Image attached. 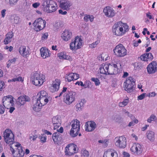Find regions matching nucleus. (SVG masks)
Wrapping results in <instances>:
<instances>
[{
  "instance_id": "nucleus-1",
  "label": "nucleus",
  "mask_w": 157,
  "mask_h": 157,
  "mask_svg": "<svg viewBox=\"0 0 157 157\" xmlns=\"http://www.w3.org/2000/svg\"><path fill=\"white\" fill-rule=\"evenodd\" d=\"M128 30V25L121 21L115 23L113 26L112 29L113 33L117 36H122Z\"/></svg>"
},
{
  "instance_id": "nucleus-2",
  "label": "nucleus",
  "mask_w": 157,
  "mask_h": 157,
  "mask_svg": "<svg viewBox=\"0 0 157 157\" xmlns=\"http://www.w3.org/2000/svg\"><path fill=\"white\" fill-rule=\"evenodd\" d=\"M42 6L43 11L47 13L54 12L57 9L56 4L52 0H45Z\"/></svg>"
},
{
  "instance_id": "nucleus-3",
  "label": "nucleus",
  "mask_w": 157,
  "mask_h": 157,
  "mask_svg": "<svg viewBox=\"0 0 157 157\" xmlns=\"http://www.w3.org/2000/svg\"><path fill=\"white\" fill-rule=\"evenodd\" d=\"M20 144H14L13 146L10 145L11 150L13 157H23L25 154V152L22 147Z\"/></svg>"
},
{
  "instance_id": "nucleus-4",
  "label": "nucleus",
  "mask_w": 157,
  "mask_h": 157,
  "mask_svg": "<svg viewBox=\"0 0 157 157\" xmlns=\"http://www.w3.org/2000/svg\"><path fill=\"white\" fill-rule=\"evenodd\" d=\"M3 137L6 143L10 144V145L13 146L16 144L14 142V135L12 131L10 129H6L3 132Z\"/></svg>"
},
{
  "instance_id": "nucleus-5",
  "label": "nucleus",
  "mask_w": 157,
  "mask_h": 157,
  "mask_svg": "<svg viewBox=\"0 0 157 157\" xmlns=\"http://www.w3.org/2000/svg\"><path fill=\"white\" fill-rule=\"evenodd\" d=\"M44 76L40 72H36L31 79L32 83L36 86H40L44 82Z\"/></svg>"
},
{
  "instance_id": "nucleus-6",
  "label": "nucleus",
  "mask_w": 157,
  "mask_h": 157,
  "mask_svg": "<svg viewBox=\"0 0 157 157\" xmlns=\"http://www.w3.org/2000/svg\"><path fill=\"white\" fill-rule=\"evenodd\" d=\"M72 123V128L70 132V135L72 137L77 136L80 128V122L77 119L73 120Z\"/></svg>"
},
{
  "instance_id": "nucleus-7",
  "label": "nucleus",
  "mask_w": 157,
  "mask_h": 157,
  "mask_svg": "<svg viewBox=\"0 0 157 157\" xmlns=\"http://www.w3.org/2000/svg\"><path fill=\"white\" fill-rule=\"evenodd\" d=\"M115 54L120 57H123L127 54V51L124 47L122 44H119L113 50Z\"/></svg>"
},
{
  "instance_id": "nucleus-8",
  "label": "nucleus",
  "mask_w": 157,
  "mask_h": 157,
  "mask_svg": "<svg viewBox=\"0 0 157 157\" xmlns=\"http://www.w3.org/2000/svg\"><path fill=\"white\" fill-rule=\"evenodd\" d=\"M124 90L128 93H131L134 90L135 82L131 77L128 78L124 82Z\"/></svg>"
},
{
  "instance_id": "nucleus-9",
  "label": "nucleus",
  "mask_w": 157,
  "mask_h": 157,
  "mask_svg": "<svg viewBox=\"0 0 157 157\" xmlns=\"http://www.w3.org/2000/svg\"><path fill=\"white\" fill-rule=\"evenodd\" d=\"M46 22L41 18L36 19L33 24L34 30L38 32L43 29L45 26Z\"/></svg>"
},
{
  "instance_id": "nucleus-10",
  "label": "nucleus",
  "mask_w": 157,
  "mask_h": 157,
  "mask_svg": "<svg viewBox=\"0 0 157 157\" xmlns=\"http://www.w3.org/2000/svg\"><path fill=\"white\" fill-rule=\"evenodd\" d=\"M82 45V40L78 36L76 37L75 40L70 44V49L72 50H76L80 48Z\"/></svg>"
},
{
  "instance_id": "nucleus-11",
  "label": "nucleus",
  "mask_w": 157,
  "mask_h": 157,
  "mask_svg": "<svg viewBox=\"0 0 157 157\" xmlns=\"http://www.w3.org/2000/svg\"><path fill=\"white\" fill-rule=\"evenodd\" d=\"M115 145L120 148H125L126 145V138L124 136L116 137L114 139Z\"/></svg>"
},
{
  "instance_id": "nucleus-12",
  "label": "nucleus",
  "mask_w": 157,
  "mask_h": 157,
  "mask_svg": "<svg viewBox=\"0 0 157 157\" xmlns=\"http://www.w3.org/2000/svg\"><path fill=\"white\" fill-rule=\"evenodd\" d=\"M108 70L107 72L108 75H115L118 72L117 66L116 64L113 63H109L106 64V67H105Z\"/></svg>"
},
{
  "instance_id": "nucleus-13",
  "label": "nucleus",
  "mask_w": 157,
  "mask_h": 157,
  "mask_svg": "<svg viewBox=\"0 0 157 157\" xmlns=\"http://www.w3.org/2000/svg\"><path fill=\"white\" fill-rule=\"evenodd\" d=\"M13 99V97L11 95H8L3 97L2 102L5 108L9 109L10 106H13L14 104Z\"/></svg>"
},
{
  "instance_id": "nucleus-14",
  "label": "nucleus",
  "mask_w": 157,
  "mask_h": 157,
  "mask_svg": "<svg viewBox=\"0 0 157 157\" xmlns=\"http://www.w3.org/2000/svg\"><path fill=\"white\" fill-rule=\"evenodd\" d=\"M75 93L73 92H70L67 94L64 99V102L68 105L71 104L75 100Z\"/></svg>"
},
{
  "instance_id": "nucleus-15",
  "label": "nucleus",
  "mask_w": 157,
  "mask_h": 157,
  "mask_svg": "<svg viewBox=\"0 0 157 157\" xmlns=\"http://www.w3.org/2000/svg\"><path fill=\"white\" fill-rule=\"evenodd\" d=\"M148 73L153 74L157 71V63L153 61L148 64L147 67Z\"/></svg>"
},
{
  "instance_id": "nucleus-16",
  "label": "nucleus",
  "mask_w": 157,
  "mask_h": 157,
  "mask_svg": "<svg viewBox=\"0 0 157 157\" xmlns=\"http://www.w3.org/2000/svg\"><path fill=\"white\" fill-rule=\"evenodd\" d=\"M130 150L134 154L137 155H140L142 152L141 145L138 143L133 144Z\"/></svg>"
},
{
  "instance_id": "nucleus-17",
  "label": "nucleus",
  "mask_w": 157,
  "mask_h": 157,
  "mask_svg": "<svg viewBox=\"0 0 157 157\" xmlns=\"http://www.w3.org/2000/svg\"><path fill=\"white\" fill-rule=\"evenodd\" d=\"M85 127V130L90 132L94 131L96 128L97 125L94 121H90L86 123Z\"/></svg>"
},
{
  "instance_id": "nucleus-18",
  "label": "nucleus",
  "mask_w": 157,
  "mask_h": 157,
  "mask_svg": "<svg viewBox=\"0 0 157 157\" xmlns=\"http://www.w3.org/2000/svg\"><path fill=\"white\" fill-rule=\"evenodd\" d=\"M103 12L106 16L109 17H114L116 14L115 11L109 6H106L104 8Z\"/></svg>"
},
{
  "instance_id": "nucleus-19",
  "label": "nucleus",
  "mask_w": 157,
  "mask_h": 157,
  "mask_svg": "<svg viewBox=\"0 0 157 157\" xmlns=\"http://www.w3.org/2000/svg\"><path fill=\"white\" fill-rule=\"evenodd\" d=\"M30 100V98L26 95L21 96L17 100L16 103L19 106L24 105L26 101H29Z\"/></svg>"
},
{
  "instance_id": "nucleus-20",
  "label": "nucleus",
  "mask_w": 157,
  "mask_h": 157,
  "mask_svg": "<svg viewBox=\"0 0 157 157\" xmlns=\"http://www.w3.org/2000/svg\"><path fill=\"white\" fill-rule=\"evenodd\" d=\"M146 137L150 142H153L155 139V132L151 130L147 131L145 134Z\"/></svg>"
},
{
  "instance_id": "nucleus-21",
  "label": "nucleus",
  "mask_w": 157,
  "mask_h": 157,
  "mask_svg": "<svg viewBox=\"0 0 157 157\" xmlns=\"http://www.w3.org/2000/svg\"><path fill=\"white\" fill-rule=\"evenodd\" d=\"M60 6L63 9L67 10L71 6L70 3L68 0H58Z\"/></svg>"
},
{
  "instance_id": "nucleus-22",
  "label": "nucleus",
  "mask_w": 157,
  "mask_h": 157,
  "mask_svg": "<svg viewBox=\"0 0 157 157\" xmlns=\"http://www.w3.org/2000/svg\"><path fill=\"white\" fill-rule=\"evenodd\" d=\"M52 123L54 126V129H56L61 125V120L59 117L56 116L52 118Z\"/></svg>"
},
{
  "instance_id": "nucleus-23",
  "label": "nucleus",
  "mask_w": 157,
  "mask_h": 157,
  "mask_svg": "<svg viewBox=\"0 0 157 157\" xmlns=\"http://www.w3.org/2000/svg\"><path fill=\"white\" fill-rule=\"evenodd\" d=\"M19 52L20 54L24 57H26L29 54V49L26 48L25 46H21L19 49Z\"/></svg>"
},
{
  "instance_id": "nucleus-24",
  "label": "nucleus",
  "mask_w": 157,
  "mask_h": 157,
  "mask_svg": "<svg viewBox=\"0 0 157 157\" xmlns=\"http://www.w3.org/2000/svg\"><path fill=\"white\" fill-rule=\"evenodd\" d=\"M71 32L69 30L65 29L62 34L61 37L64 40L67 41L71 36Z\"/></svg>"
},
{
  "instance_id": "nucleus-25",
  "label": "nucleus",
  "mask_w": 157,
  "mask_h": 157,
  "mask_svg": "<svg viewBox=\"0 0 157 157\" xmlns=\"http://www.w3.org/2000/svg\"><path fill=\"white\" fill-rule=\"evenodd\" d=\"M103 157H118V155L115 151L109 149L104 153Z\"/></svg>"
},
{
  "instance_id": "nucleus-26",
  "label": "nucleus",
  "mask_w": 157,
  "mask_h": 157,
  "mask_svg": "<svg viewBox=\"0 0 157 157\" xmlns=\"http://www.w3.org/2000/svg\"><path fill=\"white\" fill-rule=\"evenodd\" d=\"M61 135L58 132L54 133L52 136V138L54 143L56 144L60 143L62 140Z\"/></svg>"
},
{
  "instance_id": "nucleus-27",
  "label": "nucleus",
  "mask_w": 157,
  "mask_h": 157,
  "mask_svg": "<svg viewBox=\"0 0 157 157\" xmlns=\"http://www.w3.org/2000/svg\"><path fill=\"white\" fill-rule=\"evenodd\" d=\"M41 56L44 59H45L47 57H49L50 56V51L48 49L42 48L40 49Z\"/></svg>"
},
{
  "instance_id": "nucleus-28",
  "label": "nucleus",
  "mask_w": 157,
  "mask_h": 157,
  "mask_svg": "<svg viewBox=\"0 0 157 157\" xmlns=\"http://www.w3.org/2000/svg\"><path fill=\"white\" fill-rule=\"evenodd\" d=\"M13 36V34L12 32H9L6 35V38L4 40V44H6L9 43L11 41V38Z\"/></svg>"
},
{
  "instance_id": "nucleus-29",
  "label": "nucleus",
  "mask_w": 157,
  "mask_h": 157,
  "mask_svg": "<svg viewBox=\"0 0 157 157\" xmlns=\"http://www.w3.org/2000/svg\"><path fill=\"white\" fill-rule=\"evenodd\" d=\"M86 103L84 99L81 100V101L76 104L75 105L76 111H80L83 109L84 105Z\"/></svg>"
},
{
  "instance_id": "nucleus-30",
  "label": "nucleus",
  "mask_w": 157,
  "mask_h": 157,
  "mask_svg": "<svg viewBox=\"0 0 157 157\" xmlns=\"http://www.w3.org/2000/svg\"><path fill=\"white\" fill-rule=\"evenodd\" d=\"M60 84V81L58 79H56L54 81H53L52 87L55 91H58L59 88Z\"/></svg>"
},
{
  "instance_id": "nucleus-31",
  "label": "nucleus",
  "mask_w": 157,
  "mask_h": 157,
  "mask_svg": "<svg viewBox=\"0 0 157 157\" xmlns=\"http://www.w3.org/2000/svg\"><path fill=\"white\" fill-rule=\"evenodd\" d=\"M43 106L40 102H38V100L36 99L34 103L33 109L35 111L38 112L40 111V109H41L42 106Z\"/></svg>"
},
{
  "instance_id": "nucleus-32",
  "label": "nucleus",
  "mask_w": 157,
  "mask_h": 157,
  "mask_svg": "<svg viewBox=\"0 0 157 157\" xmlns=\"http://www.w3.org/2000/svg\"><path fill=\"white\" fill-rule=\"evenodd\" d=\"M36 98L38 100V102H40L43 106L46 105L48 101V97L38 98Z\"/></svg>"
},
{
  "instance_id": "nucleus-33",
  "label": "nucleus",
  "mask_w": 157,
  "mask_h": 157,
  "mask_svg": "<svg viewBox=\"0 0 157 157\" xmlns=\"http://www.w3.org/2000/svg\"><path fill=\"white\" fill-rule=\"evenodd\" d=\"M58 56L60 59H64L69 60L71 59V58L70 56L66 55L63 52L59 53L58 55Z\"/></svg>"
},
{
  "instance_id": "nucleus-34",
  "label": "nucleus",
  "mask_w": 157,
  "mask_h": 157,
  "mask_svg": "<svg viewBox=\"0 0 157 157\" xmlns=\"http://www.w3.org/2000/svg\"><path fill=\"white\" fill-rule=\"evenodd\" d=\"M71 149L70 148V144H68L65 147V153L66 155H73V153L71 151Z\"/></svg>"
},
{
  "instance_id": "nucleus-35",
  "label": "nucleus",
  "mask_w": 157,
  "mask_h": 157,
  "mask_svg": "<svg viewBox=\"0 0 157 157\" xmlns=\"http://www.w3.org/2000/svg\"><path fill=\"white\" fill-rule=\"evenodd\" d=\"M48 97V94L44 90H42L38 93L36 96V98Z\"/></svg>"
},
{
  "instance_id": "nucleus-36",
  "label": "nucleus",
  "mask_w": 157,
  "mask_h": 157,
  "mask_svg": "<svg viewBox=\"0 0 157 157\" xmlns=\"http://www.w3.org/2000/svg\"><path fill=\"white\" fill-rule=\"evenodd\" d=\"M105 67H106V64H105L104 65H102L100 68V72L101 74L106 75H108V73L107 72L108 70L105 68Z\"/></svg>"
},
{
  "instance_id": "nucleus-37",
  "label": "nucleus",
  "mask_w": 157,
  "mask_h": 157,
  "mask_svg": "<svg viewBox=\"0 0 157 157\" xmlns=\"http://www.w3.org/2000/svg\"><path fill=\"white\" fill-rule=\"evenodd\" d=\"M129 101L128 98L127 97L126 99H124L122 102H119L118 104V105L120 107H124L128 104Z\"/></svg>"
},
{
  "instance_id": "nucleus-38",
  "label": "nucleus",
  "mask_w": 157,
  "mask_h": 157,
  "mask_svg": "<svg viewBox=\"0 0 157 157\" xmlns=\"http://www.w3.org/2000/svg\"><path fill=\"white\" fill-rule=\"evenodd\" d=\"M12 21L15 24H17L20 21V18L16 15H14L12 18Z\"/></svg>"
},
{
  "instance_id": "nucleus-39",
  "label": "nucleus",
  "mask_w": 157,
  "mask_h": 157,
  "mask_svg": "<svg viewBox=\"0 0 157 157\" xmlns=\"http://www.w3.org/2000/svg\"><path fill=\"white\" fill-rule=\"evenodd\" d=\"M74 74L73 73H70L67 76L66 79L68 82H71L74 80Z\"/></svg>"
},
{
  "instance_id": "nucleus-40",
  "label": "nucleus",
  "mask_w": 157,
  "mask_h": 157,
  "mask_svg": "<svg viewBox=\"0 0 157 157\" xmlns=\"http://www.w3.org/2000/svg\"><path fill=\"white\" fill-rule=\"evenodd\" d=\"M40 141L42 143L45 142L46 140V136L44 134H41L39 137Z\"/></svg>"
},
{
  "instance_id": "nucleus-41",
  "label": "nucleus",
  "mask_w": 157,
  "mask_h": 157,
  "mask_svg": "<svg viewBox=\"0 0 157 157\" xmlns=\"http://www.w3.org/2000/svg\"><path fill=\"white\" fill-rule=\"evenodd\" d=\"M23 80L21 77L19 76L18 77L9 80L8 82H15L16 81H23Z\"/></svg>"
},
{
  "instance_id": "nucleus-42",
  "label": "nucleus",
  "mask_w": 157,
  "mask_h": 157,
  "mask_svg": "<svg viewBox=\"0 0 157 157\" xmlns=\"http://www.w3.org/2000/svg\"><path fill=\"white\" fill-rule=\"evenodd\" d=\"M91 80L94 82L95 85L96 86H99L100 84L99 80L97 78H92Z\"/></svg>"
},
{
  "instance_id": "nucleus-43",
  "label": "nucleus",
  "mask_w": 157,
  "mask_h": 157,
  "mask_svg": "<svg viewBox=\"0 0 157 157\" xmlns=\"http://www.w3.org/2000/svg\"><path fill=\"white\" fill-rule=\"evenodd\" d=\"M113 120L119 123L122 121V118L120 117L119 115H115L113 117Z\"/></svg>"
},
{
  "instance_id": "nucleus-44",
  "label": "nucleus",
  "mask_w": 157,
  "mask_h": 157,
  "mask_svg": "<svg viewBox=\"0 0 157 157\" xmlns=\"http://www.w3.org/2000/svg\"><path fill=\"white\" fill-rule=\"evenodd\" d=\"M146 56H147V58L148 61V60H152L153 58V57L152 54L151 53H149L145 54Z\"/></svg>"
},
{
  "instance_id": "nucleus-45",
  "label": "nucleus",
  "mask_w": 157,
  "mask_h": 157,
  "mask_svg": "<svg viewBox=\"0 0 157 157\" xmlns=\"http://www.w3.org/2000/svg\"><path fill=\"white\" fill-rule=\"evenodd\" d=\"M156 119V117L153 115H152L147 120L148 122L151 123L152 121L155 120Z\"/></svg>"
},
{
  "instance_id": "nucleus-46",
  "label": "nucleus",
  "mask_w": 157,
  "mask_h": 157,
  "mask_svg": "<svg viewBox=\"0 0 157 157\" xmlns=\"http://www.w3.org/2000/svg\"><path fill=\"white\" fill-rule=\"evenodd\" d=\"M81 153L84 157H88L89 155V152L86 150L82 151Z\"/></svg>"
},
{
  "instance_id": "nucleus-47",
  "label": "nucleus",
  "mask_w": 157,
  "mask_h": 157,
  "mask_svg": "<svg viewBox=\"0 0 157 157\" xmlns=\"http://www.w3.org/2000/svg\"><path fill=\"white\" fill-rule=\"evenodd\" d=\"M99 43V41H97L93 43L92 44L90 45V47L92 48L96 47L97 45Z\"/></svg>"
},
{
  "instance_id": "nucleus-48",
  "label": "nucleus",
  "mask_w": 157,
  "mask_h": 157,
  "mask_svg": "<svg viewBox=\"0 0 157 157\" xmlns=\"http://www.w3.org/2000/svg\"><path fill=\"white\" fill-rule=\"evenodd\" d=\"M140 58L141 60L143 61H148V60H147V56H146L145 54H144L141 56H140Z\"/></svg>"
},
{
  "instance_id": "nucleus-49",
  "label": "nucleus",
  "mask_w": 157,
  "mask_h": 157,
  "mask_svg": "<svg viewBox=\"0 0 157 157\" xmlns=\"http://www.w3.org/2000/svg\"><path fill=\"white\" fill-rule=\"evenodd\" d=\"M5 83L3 81H0V91H2L5 87Z\"/></svg>"
},
{
  "instance_id": "nucleus-50",
  "label": "nucleus",
  "mask_w": 157,
  "mask_h": 157,
  "mask_svg": "<svg viewBox=\"0 0 157 157\" xmlns=\"http://www.w3.org/2000/svg\"><path fill=\"white\" fill-rule=\"evenodd\" d=\"M88 82L86 81L85 82V83L84 84H83V82H81V84H80V85L81 86H84V88H89V85L87 83Z\"/></svg>"
},
{
  "instance_id": "nucleus-51",
  "label": "nucleus",
  "mask_w": 157,
  "mask_h": 157,
  "mask_svg": "<svg viewBox=\"0 0 157 157\" xmlns=\"http://www.w3.org/2000/svg\"><path fill=\"white\" fill-rule=\"evenodd\" d=\"M70 148L71 150L72 149L73 150V152H72L73 153V154L76 153L77 151L76 148L74 144H70Z\"/></svg>"
},
{
  "instance_id": "nucleus-52",
  "label": "nucleus",
  "mask_w": 157,
  "mask_h": 157,
  "mask_svg": "<svg viewBox=\"0 0 157 157\" xmlns=\"http://www.w3.org/2000/svg\"><path fill=\"white\" fill-rule=\"evenodd\" d=\"M37 137V135H33L29 136V139L31 141H34Z\"/></svg>"
},
{
  "instance_id": "nucleus-53",
  "label": "nucleus",
  "mask_w": 157,
  "mask_h": 157,
  "mask_svg": "<svg viewBox=\"0 0 157 157\" xmlns=\"http://www.w3.org/2000/svg\"><path fill=\"white\" fill-rule=\"evenodd\" d=\"M146 93H144L138 97V100H141L144 99L145 97Z\"/></svg>"
},
{
  "instance_id": "nucleus-54",
  "label": "nucleus",
  "mask_w": 157,
  "mask_h": 157,
  "mask_svg": "<svg viewBox=\"0 0 157 157\" xmlns=\"http://www.w3.org/2000/svg\"><path fill=\"white\" fill-rule=\"evenodd\" d=\"M18 0H9V4L10 5H13L15 4Z\"/></svg>"
},
{
  "instance_id": "nucleus-55",
  "label": "nucleus",
  "mask_w": 157,
  "mask_h": 157,
  "mask_svg": "<svg viewBox=\"0 0 157 157\" xmlns=\"http://www.w3.org/2000/svg\"><path fill=\"white\" fill-rule=\"evenodd\" d=\"M5 107L2 105H0V114H3L5 111Z\"/></svg>"
},
{
  "instance_id": "nucleus-56",
  "label": "nucleus",
  "mask_w": 157,
  "mask_h": 157,
  "mask_svg": "<svg viewBox=\"0 0 157 157\" xmlns=\"http://www.w3.org/2000/svg\"><path fill=\"white\" fill-rule=\"evenodd\" d=\"M123 112L124 114L128 117H130V115H131L128 111L125 109L123 110Z\"/></svg>"
},
{
  "instance_id": "nucleus-57",
  "label": "nucleus",
  "mask_w": 157,
  "mask_h": 157,
  "mask_svg": "<svg viewBox=\"0 0 157 157\" xmlns=\"http://www.w3.org/2000/svg\"><path fill=\"white\" fill-rule=\"evenodd\" d=\"M48 36V33H46L43 34V35L42 36V40L46 39L47 38Z\"/></svg>"
},
{
  "instance_id": "nucleus-58",
  "label": "nucleus",
  "mask_w": 157,
  "mask_h": 157,
  "mask_svg": "<svg viewBox=\"0 0 157 157\" xmlns=\"http://www.w3.org/2000/svg\"><path fill=\"white\" fill-rule=\"evenodd\" d=\"M67 88L66 87H63L62 91L59 94V97H60L61 96L64 92H65L67 91Z\"/></svg>"
},
{
  "instance_id": "nucleus-59",
  "label": "nucleus",
  "mask_w": 157,
  "mask_h": 157,
  "mask_svg": "<svg viewBox=\"0 0 157 157\" xmlns=\"http://www.w3.org/2000/svg\"><path fill=\"white\" fill-rule=\"evenodd\" d=\"M40 3L39 2H36L33 4V6L34 8H36L40 6Z\"/></svg>"
},
{
  "instance_id": "nucleus-60",
  "label": "nucleus",
  "mask_w": 157,
  "mask_h": 157,
  "mask_svg": "<svg viewBox=\"0 0 157 157\" xmlns=\"http://www.w3.org/2000/svg\"><path fill=\"white\" fill-rule=\"evenodd\" d=\"M74 74V80H76L79 77V75L76 73H73Z\"/></svg>"
},
{
  "instance_id": "nucleus-61",
  "label": "nucleus",
  "mask_w": 157,
  "mask_h": 157,
  "mask_svg": "<svg viewBox=\"0 0 157 157\" xmlns=\"http://www.w3.org/2000/svg\"><path fill=\"white\" fill-rule=\"evenodd\" d=\"M9 109H10L9 112L10 113H12L15 109V108L13 107H12V106H10Z\"/></svg>"
},
{
  "instance_id": "nucleus-62",
  "label": "nucleus",
  "mask_w": 157,
  "mask_h": 157,
  "mask_svg": "<svg viewBox=\"0 0 157 157\" xmlns=\"http://www.w3.org/2000/svg\"><path fill=\"white\" fill-rule=\"evenodd\" d=\"M59 13L63 15H65L67 13V12L66 11L64 12L61 10H59Z\"/></svg>"
},
{
  "instance_id": "nucleus-63",
  "label": "nucleus",
  "mask_w": 157,
  "mask_h": 157,
  "mask_svg": "<svg viewBox=\"0 0 157 157\" xmlns=\"http://www.w3.org/2000/svg\"><path fill=\"white\" fill-rule=\"evenodd\" d=\"M89 17H90V15H86L84 17V20L86 21H89Z\"/></svg>"
},
{
  "instance_id": "nucleus-64",
  "label": "nucleus",
  "mask_w": 157,
  "mask_h": 157,
  "mask_svg": "<svg viewBox=\"0 0 157 157\" xmlns=\"http://www.w3.org/2000/svg\"><path fill=\"white\" fill-rule=\"evenodd\" d=\"M156 95V94L155 92H152L151 93H150L149 94V95L148 96L149 97H154Z\"/></svg>"
}]
</instances>
